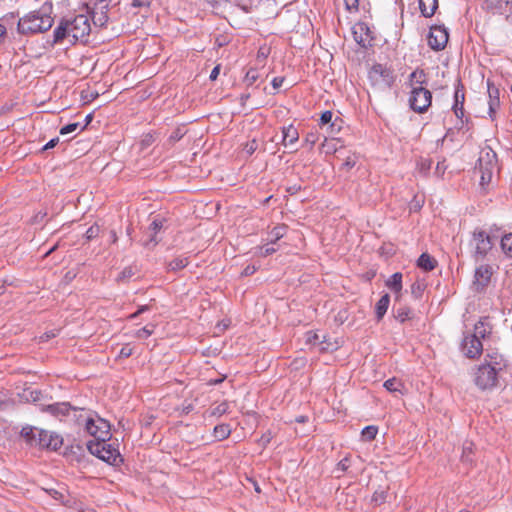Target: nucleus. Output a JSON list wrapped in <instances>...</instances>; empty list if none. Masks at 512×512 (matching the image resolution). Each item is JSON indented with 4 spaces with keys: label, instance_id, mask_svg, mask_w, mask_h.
Returning a JSON list of instances; mask_svg holds the SVG:
<instances>
[{
    "label": "nucleus",
    "instance_id": "49",
    "mask_svg": "<svg viewBox=\"0 0 512 512\" xmlns=\"http://www.w3.org/2000/svg\"><path fill=\"white\" fill-rule=\"evenodd\" d=\"M148 309H149L148 305L140 306L135 313H133V314H131L129 316V319H134V318L138 317L140 314H142L143 312L147 311Z\"/></svg>",
    "mask_w": 512,
    "mask_h": 512
},
{
    "label": "nucleus",
    "instance_id": "15",
    "mask_svg": "<svg viewBox=\"0 0 512 512\" xmlns=\"http://www.w3.org/2000/svg\"><path fill=\"white\" fill-rule=\"evenodd\" d=\"M493 168L494 165L490 161L484 163L482 159H479L476 170L480 173V185L482 188H486L491 183Z\"/></svg>",
    "mask_w": 512,
    "mask_h": 512
},
{
    "label": "nucleus",
    "instance_id": "19",
    "mask_svg": "<svg viewBox=\"0 0 512 512\" xmlns=\"http://www.w3.org/2000/svg\"><path fill=\"white\" fill-rule=\"evenodd\" d=\"M164 219L160 217H156L153 219L151 224L148 227V234L150 236L149 241L145 242L146 246H149L150 244L155 245L157 243L156 235L157 233L163 228Z\"/></svg>",
    "mask_w": 512,
    "mask_h": 512
},
{
    "label": "nucleus",
    "instance_id": "23",
    "mask_svg": "<svg viewBox=\"0 0 512 512\" xmlns=\"http://www.w3.org/2000/svg\"><path fill=\"white\" fill-rule=\"evenodd\" d=\"M39 431H41V429L32 426H25L22 428L20 434L28 444L37 447V438Z\"/></svg>",
    "mask_w": 512,
    "mask_h": 512
},
{
    "label": "nucleus",
    "instance_id": "8",
    "mask_svg": "<svg viewBox=\"0 0 512 512\" xmlns=\"http://www.w3.org/2000/svg\"><path fill=\"white\" fill-rule=\"evenodd\" d=\"M369 79L373 85L378 87H391L394 83L393 72L381 64H376L371 68L369 71Z\"/></svg>",
    "mask_w": 512,
    "mask_h": 512
},
{
    "label": "nucleus",
    "instance_id": "46",
    "mask_svg": "<svg viewBox=\"0 0 512 512\" xmlns=\"http://www.w3.org/2000/svg\"><path fill=\"white\" fill-rule=\"evenodd\" d=\"M155 141V135L153 133L144 134L141 140V145L143 147L150 146Z\"/></svg>",
    "mask_w": 512,
    "mask_h": 512
},
{
    "label": "nucleus",
    "instance_id": "35",
    "mask_svg": "<svg viewBox=\"0 0 512 512\" xmlns=\"http://www.w3.org/2000/svg\"><path fill=\"white\" fill-rule=\"evenodd\" d=\"M154 330H155V325H147V326L137 330L135 332L134 336L139 339H146L154 333Z\"/></svg>",
    "mask_w": 512,
    "mask_h": 512
},
{
    "label": "nucleus",
    "instance_id": "48",
    "mask_svg": "<svg viewBox=\"0 0 512 512\" xmlns=\"http://www.w3.org/2000/svg\"><path fill=\"white\" fill-rule=\"evenodd\" d=\"M306 339L309 343H316V341L319 339V336L315 332L309 331L306 333Z\"/></svg>",
    "mask_w": 512,
    "mask_h": 512
},
{
    "label": "nucleus",
    "instance_id": "17",
    "mask_svg": "<svg viewBox=\"0 0 512 512\" xmlns=\"http://www.w3.org/2000/svg\"><path fill=\"white\" fill-rule=\"evenodd\" d=\"M487 90H488V95H489V102H488L489 114L491 117H493L497 108L500 105V100H499L500 92H499V89L490 81L487 82Z\"/></svg>",
    "mask_w": 512,
    "mask_h": 512
},
{
    "label": "nucleus",
    "instance_id": "6",
    "mask_svg": "<svg viewBox=\"0 0 512 512\" xmlns=\"http://www.w3.org/2000/svg\"><path fill=\"white\" fill-rule=\"evenodd\" d=\"M109 440H99L98 442H88L87 448L89 452L99 459L115 464L120 457V453L117 448L112 444L108 443Z\"/></svg>",
    "mask_w": 512,
    "mask_h": 512
},
{
    "label": "nucleus",
    "instance_id": "41",
    "mask_svg": "<svg viewBox=\"0 0 512 512\" xmlns=\"http://www.w3.org/2000/svg\"><path fill=\"white\" fill-rule=\"evenodd\" d=\"M325 153H335L337 150L335 139H325L321 145Z\"/></svg>",
    "mask_w": 512,
    "mask_h": 512
},
{
    "label": "nucleus",
    "instance_id": "25",
    "mask_svg": "<svg viewBox=\"0 0 512 512\" xmlns=\"http://www.w3.org/2000/svg\"><path fill=\"white\" fill-rule=\"evenodd\" d=\"M390 298L388 294L383 295L376 304L375 313L377 320L380 321L389 307Z\"/></svg>",
    "mask_w": 512,
    "mask_h": 512
},
{
    "label": "nucleus",
    "instance_id": "11",
    "mask_svg": "<svg viewBox=\"0 0 512 512\" xmlns=\"http://www.w3.org/2000/svg\"><path fill=\"white\" fill-rule=\"evenodd\" d=\"M494 271L488 264H482L475 269L473 285L477 288H484L494 283Z\"/></svg>",
    "mask_w": 512,
    "mask_h": 512
},
{
    "label": "nucleus",
    "instance_id": "58",
    "mask_svg": "<svg viewBox=\"0 0 512 512\" xmlns=\"http://www.w3.org/2000/svg\"><path fill=\"white\" fill-rule=\"evenodd\" d=\"M260 440L263 442V444H265V445L268 444L271 440V434L268 433V434L263 435Z\"/></svg>",
    "mask_w": 512,
    "mask_h": 512
},
{
    "label": "nucleus",
    "instance_id": "14",
    "mask_svg": "<svg viewBox=\"0 0 512 512\" xmlns=\"http://www.w3.org/2000/svg\"><path fill=\"white\" fill-rule=\"evenodd\" d=\"M71 410V406L65 402L41 406L42 412H47L59 420H62L64 417L68 416Z\"/></svg>",
    "mask_w": 512,
    "mask_h": 512
},
{
    "label": "nucleus",
    "instance_id": "45",
    "mask_svg": "<svg viewBox=\"0 0 512 512\" xmlns=\"http://www.w3.org/2000/svg\"><path fill=\"white\" fill-rule=\"evenodd\" d=\"M133 354V348L129 345V344H126L124 345L120 352H119V355L118 357L119 358H128L130 357L131 355Z\"/></svg>",
    "mask_w": 512,
    "mask_h": 512
},
{
    "label": "nucleus",
    "instance_id": "21",
    "mask_svg": "<svg viewBox=\"0 0 512 512\" xmlns=\"http://www.w3.org/2000/svg\"><path fill=\"white\" fill-rule=\"evenodd\" d=\"M437 8L438 0H419V9L426 18L432 17Z\"/></svg>",
    "mask_w": 512,
    "mask_h": 512
},
{
    "label": "nucleus",
    "instance_id": "52",
    "mask_svg": "<svg viewBox=\"0 0 512 512\" xmlns=\"http://www.w3.org/2000/svg\"><path fill=\"white\" fill-rule=\"evenodd\" d=\"M283 81L284 79L281 78V77H275L273 80H272V85L274 88H279L282 86L283 84Z\"/></svg>",
    "mask_w": 512,
    "mask_h": 512
},
{
    "label": "nucleus",
    "instance_id": "37",
    "mask_svg": "<svg viewBox=\"0 0 512 512\" xmlns=\"http://www.w3.org/2000/svg\"><path fill=\"white\" fill-rule=\"evenodd\" d=\"M286 233V226H276L270 232L271 242L275 243L279 239H281Z\"/></svg>",
    "mask_w": 512,
    "mask_h": 512
},
{
    "label": "nucleus",
    "instance_id": "43",
    "mask_svg": "<svg viewBox=\"0 0 512 512\" xmlns=\"http://www.w3.org/2000/svg\"><path fill=\"white\" fill-rule=\"evenodd\" d=\"M79 127H80L79 123H70L68 125L63 126L60 129V134L61 135H67L69 133H72V132L76 131Z\"/></svg>",
    "mask_w": 512,
    "mask_h": 512
},
{
    "label": "nucleus",
    "instance_id": "3",
    "mask_svg": "<svg viewBox=\"0 0 512 512\" xmlns=\"http://www.w3.org/2000/svg\"><path fill=\"white\" fill-rule=\"evenodd\" d=\"M77 423L84 432L93 437L90 442L110 440L111 438L110 423L96 413H80Z\"/></svg>",
    "mask_w": 512,
    "mask_h": 512
},
{
    "label": "nucleus",
    "instance_id": "38",
    "mask_svg": "<svg viewBox=\"0 0 512 512\" xmlns=\"http://www.w3.org/2000/svg\"><path fill=\"white\" fill-rule=\"evenodd\" d=\"M258 149V142L255 139L248 141L242 147V152L246 156H251Z\"/></svg>",
    "mask_w": 512,
    "mask_h": 512
},
{
    "label": "nucleus",
    "instance_id": "26",
    "mask_svg": "<svg viewBox=\"0 0 512 512\" xmlns=\"http://www.w3.org/2000/svg\"><path fill=\"white\" fill-rule=\"evenodd\" d=\"M231 431L232 430L229 424L222 423L214 427L213 435L218 441H222L230 436Z\"/></svg>",
    "mask_w": 512,
    "mask_h": 512
},
{
    "label": "nucleus",
    "instance_id": "20",
    "mask_svg": "<svg viewBox=\"0 0 512 512\" xmlns=\"http://www.w3.org/2000/svg\"><path fill=\"white\" fill-rule=\"evenodd\" d=\"M437 263V260L428 253H422L417 260V266L424 271L433 270Z\"/></svg>",
    "mask_w": 512,
    "mask_h": 512
},
{
    "label": "nucleus",
    "instance_id": "9",
    "mask_svg": "<svg viewBox=\"0 0 512 512\" xmlns=\"http://www.w3.org/2000/svg\"><path fill=\"white\" fill-rule=\"evenodd\" d=\"M449 34L445 27L435 25L430 28L428 45L435 51L443 50L448 42Z\"/></svg>",
    "mask_w": 512,
    "mask_h": 512
},
{
    "label": "nucleus",
    "instance_id": "50",
    "mask_svg": "<svg viewBox=\"0 0 512 512\" xmlns=\"http://www.w3.org/2000/svg\"><path fill=\"white\" fill-rule=\"evenodd\" d=\"M256 271V267L254 265H248L243 272L241 273V276H249L252 275Z\"/></svg>",
    "mask_w": 512,
    "mask_h": 512
},
{
    "label": "nucleus",
    "instance_id": "56",
    "mask_svg": "<svg viewBox=\"0 0 512 512\" xmlns=\"http://www.w3.org/2000/svg\"><path fill=\"white\" fill-rule=\"evenodd\" d=\"M276 251L275 248L273 247H266L263 251H262V255L263 256H267V255H270L272 253H274Z\"/></svg>",
    "mask_w": 512,
    "mask_h": 512
},
{
    "label": "nucleus",
    "instance_id": "40",
    "mask_svg": "<svg viewBox=\"0 0 512 512\" xmlns=\"http://www.w3.org/2000/svg\"><path fill=\"white\" fill-rule=\"evenodd\" d=\"M260 77L257 69L250 68L245 75V82L249 85L254 84Z\"/></svg>",
    "mask_w": 512,
    "mask_h": 512
},
{
    "label": "nucleus",
    "instance_id": "62",
    "mask_svg": "<svg viewBox=\"0 0 512 512\" xmlns=\"http://www.w3.org/2000/svg\"><path fill=\"white\" fill-rule=\"evenodd\" d=\"M35 219H36V220H37V219H41V213L37 214V215L35 216Z\"/></svg>",
    "mask_w": 512,
    "mask_h": 512
},
{
    "label": "nucleus",
    "instance_id": "2",
    "mask_svg": "<svg viewBox=\"0 0 512 512\" xmlns=\"http://www.w3.org/2000/svg\"><path fill=\"white\" fill-rule=\"evenodd\" d=\"M91 26L87 15H77L62 21L54 31L55 41L68 38L70 42L83 41L89 36Z\"/></svg>",
    "mask_w": 512,
    "mask_h": 512
},
{
    "label": "nucleus",
    "instance_id": "42",
    "mask_svg": "<svg viewBox=\"0 0 512 512\" xmlns=\"http://www.w3.org/2000/svg\"><path fill=\"white\" fill-rule=\"evenodd\" d=\"M319 140V135L317 131H310L306 134L304 138V143L309 145L312 148L316 142Z\"/></svg>",
    "mask_w": 512,
    "mask_h": 512
},
{
    "label": "nucleus",
    "instance_id": "34",
    "mask_svg": "<svg viewBox=\"0 0 512 512\" xmlns=\"http://www.w3.org/2000/svg\"><path fill=\"white\" fill-rule=\"evenodd\" d=\"M386 285L388 288H401L402 286V274L397 272L391 275L387 281Z\"/></svg>",
    "mask_w": 512,
    "mask_h": 512
},
{
    "label": "nucleus",
    "instance_id": "22",
    "mask_svg": "<svg viewBox=\"0 0 512 512\" xmlns=\"http://www.w3.org/2000/svg\"><path fill=\"white\" fill-rule=\"evenodd\" d=\"M383 386L386 388L387 391L391 393L398 392L399 394L403 395L406 392L405 384L402 382V380L396 377L386 380Z\"/></svg>",
    "mask_w": 512,
    "mask_h": 512
},
{
    "label": "nucleus",
    "instance_id": "18",
    "mask_svg": "<svg viewBox=\"0 0 512 512\" xmlns=\"http://www.w3.org/2000/svg\"><path fill=\"white\" fill-rule=\"evenodd\" d=\"M282 135V144L285 147L294 145L299 140V132L293 125L283 127Z\"/></svg>",
    "mask_w": 512,
    "mask_h": 512
},
{
    "label": "nucleus",
    "instance_id": "59",
    "mask_svg": "<svg viewBox=\"0 0 512 512\" xmlns=\"http://www.w3.org/2000/svg\"><path fill=\"white\" fill-rule=\"evenodd\" d=\"M180 138H181V135L178 132L175 133V135H171L170 136V140L173 141V142L179 140Z\"/></svg>",
    "mask_w": 512,
    "mask_h": 512
},
{
    "label": "nucleus",
    "instance_id": "12",
    "mask_svg": "<svg viewBox=\"0 0 512 512\" xmlns=\"http://www.w3.org/2000/svg\"><path fill=\"white\" fill-rule=\"evenodd\" d=\"M354 40L361 46H370L373 41V32L365 22H357L352 27Z\"/></svg>",
    "mask_w": 512,
    "mask_h": 512
},
{
    "label": "nucleus",
    "instance_id": "24",
    "mask_svg": "<svg viewBox=\"0 0 512 512\" xmlns=\"http://www.w3.org/2000/svg\"><path fill=\"white\" fill-rule=\"evenodd\" d=\"M426 81V73L422 69H416L409 76V85L411 89L415 86H424Z\"/></svg>",
    "mask_w": 512,
    "mask_h": 512
},
{
    "label": "nucleus",
    "instance_id": "4",
    "mask_svg": "<svg viewBox=\"0 0 512 512\" xmlns=\"http://www.w3.org/2000/svg\"><path fill=\"white\" fill-rule=\"evenodd\" d=\"M471 253L475 260L484 259L493 248L491 236L484 230H475L470 241Z\"/></svg>",
    "mask_w": 512,
    "mask_h": 512
},
{
    "label": "nucleus",
    "instance_id": "63",
    "mask_svg": "<svg viewBox=\"0 0 512 512\" xmlns=\"http://www.w3.org/2000/svg\"><path fill=\"white\" fill-rule=\"evenodd\" d=\"M54 250H55V247L51 248V249L46 253V255L50 254V253H51L52 251H54Z\"/></svg>",
    "mask_w": 512,
    "mask_h": 512
},
{
    "label": "nucleus",
    "instance_id": "1",
    "mask_svg": "<svg viewBox=\"0 0 512 512\" xmlns=\"http://www.w3.org/2000/svg\"><path fill=\"white\" fill-rule=\"evenodd\" d=\"M52 4L45 2L39 10L32 11L18 22V31L23 34L41 33L53 25Z\"/></svg>",
    "mask_w": 512,
    "mask_h": 512
},
{
    "label": "nucleus",
    "instance_id": "16",
    "mask_svg": "<svg viewBox=\"0 0 512 512\" xmlns=\"http://www.w3.org/2000/svg\"><path fill=\"white\" fill-rule=\"evenodd\" d=\"M465 92L462 84L458 83L454 93L453 111L457 118L462 119L464 116Z\"/></svg>",
    "mask_w": 512,
    "mask_h": 512
},
{
    "label": "nucleus",
    "instance_id": "51",
    "mask_svg": "<svg viewBox=\"0 0 512 512\" xmlns=\"http://www.w3.org/2000/svg\"><path fill=\"white\" fill-rule=\"evenodd\" d=\"M219 73H220V66H219V65H217V66H215V67L213 68V70L211 71L209 78H210L211 80H216V79H217V77H218V75H219Z\"/></svg>",
    "mask_w": 512,
    "mask_h": 512
},
{
    "label": "nucleus",
    "instance_id": "39",
    "mask_svg": "<svg viewBox=\"0 0 512 512\" xmlns=\"http://www.w3.org/2000/svg\"><path fill=\"white\" fill-rule=\"evenodd\" d=\"M101 228L98 224H94L91 227H89L85 233V238L87 241H91L95 238H97L100 234Z\"/></svg>",
    "mask_w": 512,
    "mask_h": 512
},
{
    "label": "nucleus",
    "instance_id": "5",
    "mask_svg": "<svg viewBox=\"0 0 512 512\" xmlns=\"http://www.w3.org/2000/svg\"><path fill=\"white\" fill-rule=\"evenodd\" d=\"M410 108L419 114L426 112L432 104V93L424 86H415L410 91Z\"/></svg>",
    "mask_w": 512,
    "mask_h": 512
},
{
    "label": "nucleus",
    "instance_id": "36",
    "mask_svg": "<svg viewBox=\"0 0 512 512\" xmlns=\"http://www.w3.org/2000/svg\"><path fill=\"white\" fill-rule=\"evenodd\" d=\"M187 264H188L187 258L178 257V258H175L174 260H172L168 264V268L172 271H177V270H180V269H183L184 267H186Z\"/></svg>",
    "mask_w": 512,
    "mask_h": 512
},
{
    "label": "nucleus",
    "instance_id": "44",
    "mask_svg": "<svg viewBox=\"0 0 512 512\" xmlns=\"http://www.w3.org/2000/svg\"><path fill=\"white\" fill-rule=\"evenodd\" d=\"M344 4L349 12H357L359 9V0H344Z\"/></svg>",
    "mask_w": 512,
    "mask_h": 512
},
{
    "label": "nucleus",
    "instance_id": "55",
    "mask_svg": "<svg viewBox=\"0 0 512 512\" xmlns=\"http://www.w3.org/2000/svg\"><path fill=\"white\" fill-rule=\"evenodd\" d=\"M106 21H107L106 15H101L98 19L94 18V23L99 24L100 26L104 25Z\"/></svg>",
    "mask_w": 512,
    "mask_h": 512
},
{
    "label": "nucleus",
    "instance_id": "32",
    "mask_svg": "<svg viewBox=\"0 0 512 512\" xmlns=\"http://www.w3.org/2000/svg\"><path fill=\"white\" fill-rule=\"evenodd\" d=\"M41 393L38 390H33L30 388L24 389L22 394H20V398L25 401H37L40 399Z\"/></svg>",
    "mask_w": 512,
    "mask_h": 512
},
{
    "label": "nucleus",
    "instance_id": "31",
    "mask_svg": "<svg viewBox=\"0 0 512 512\" xmlns=\"http://www.w3.org/2000/svg\"><path fill=\"white\" fill-rule=\"evenodd\" d=\"M378 434V427L375 425H369L363 428L361 436L364 441H372Z\"/></svg>",
    "mask_w": 512,
    "mask_h": 512
},
{
    "label": "nucleus",
    "instance_id": "7",
    "mask_svg": "<svg viewBox=\"0 0 512 512\" xmlns=\"http://www.w3.org/2000/svg\"><path fill=\"white\" fill-rule=\"evenodd\" d=\"M497 383V373L491 364H482L475 373V384L480 389H490Z\"/></svg>",
    "mask_w": 512,
    "mask_h": 512
},
{
    "label": "nucleus",
    "instance_id": "64",
    "mask_svg": "<svg viewBox=\"0 0 512 512\" xmlns=\"http://www.w3.org/2000/svg\"><path fill=\"white\" fill-rule=\"evenodd\" d=\"M459 512H471V511H469V510H467V509H462V510H460Z\"/></svg>",
    "mask_w": 512,
    "mask_h": 512
},
{
    "label": "nucleus",
    "instance_id": "29",
    "mask_svg": "<svg viewBox=\"0 0 512 512\" xmlns=\"http://www.w3.org/2000/svg\"><path fill=\"white\" fill-rule=\"evenodd\" d=\"M488 357L490 358V361L486 364H491L496 373H498V371L502 370L506 366L505 360L501 355L495 353L492 355L489 354Z\"/></svg>",
    "mask_w": 512,
    "mask_h": 512
},
{
    "label": "nucleus",
    "instance_id": "27",
    "mask_svg": "<svg viewBox=\"0 0 512 512\" xmlns=\"http://www.w3.org/2000/svg\"><path fill=\"white\" fill-rule=\"evenodd\" d=\"M228 409L229 404L226 401H224L215 406L214 408L206 411L205 415H207L208 417H220L226 414L228 412Z\"/></svg>",
    "mask_w": 512,
    "mask_h": 512
},
{
    "label": "nucleus",
    "instance_id": "57",
    "mask_svg": "<svg viewBox=\"0 0 512 512\" xmlns=\"http://www.w3.org/2000/svg\"><path fill=\"white\" fill-rule=\"evenodd\" d=\"M6 35V27L0 23V43L3 41Z\"/></svg>",
    "mask_w": 512,
    "mask_h": 512
},
{
    "label": "nucleus",
    "instance_id": "13",
    "mask_svg": "<svg viewBox=\"0 0 512 512\" xmlns=\"http://www.w3.org/2000/svg\"><path fill=\"white\" fill-rule=\"evenodd\" d=\"M462 350L466 357L475 359L482 354L483 345L478 336L469 335L463 339Z\"/></svg>",
    "mask_w": 512,
    "mask_h": 512
},
{
    "label": "nucleus",
    "instance_id": "53",
    "mask_svg": "<svg viewBox=\"0 0 512 512\" xmlns=\"http://www.w3.org/2000/svg\"><path fill=\"white\" fill-rule=\"evenodd\" d=\"M431 162L430 161H422L420 164V169L423 172H427L430 169Z\"/></svg>",
    "mask_w": 512,
    "mask_h": 512
},
{
    "label": "nucleus",
    "instance_id": "30",
    "mask_svg": "<svg viewBox=\"0 0 512 512\" xmlns=\"http://www.w3.org/2000/svg\"><path fill=\"white\" fill-rule=\"evenodd\" d=\"M501 249L507 257L512 258V233L506 234L502 237Z\"/></svg>",
    "mask_w": 512,
    "mask_h": 512
},
{
    "label": "nucleus",
    "instance_id": "60",
    "mask_svg": "<svg viewBox=\"0 0 512 512\" xmlns=\"http://www.w3.org/2000/svg\"><path fill=\"white\" fill-rule=\"evenodd\" d=\"M110 234H111L112 242H113V243L117 242L118 237H117L116 232H115L114 230H112V231L110 232Z\"/></svg>",
    "mask_w": 512,
    "mask_h": 512
},
{
    "label": "nucleus",
    "instance_id": "54",
    "mask_svg": "<svg viewBox=\"0 0 512 512\" xmlns=\"http://www.w3.org/2000/svg\"><path fill=\"white\" fill-rule=\"evenodd\" d=\"M59 139L58 138H54V139H51L45 146H44V150H47V149H50V148H53L56 146V144L58 143Z\"/></svg>",
    "mask_w": 512,
    "mask_h": 512
},
{
    "label": "nucleus",
    "instance_id": "28",
    "mask_svg": "<svg viewBox=\"0 0 512 512\" xmlns=\"http://www.w3.org/2000/svg\"><path fill=\"white\" fill-rule=\"evenodd\" d=\"M491 333V327L485 322V319L480 320L475 324V334L478 338H485Z\"/></svg>",
    "mask_w": 512,
    "mask_h": 512
},
{
    "label": "nucleus",
    "instance_id": "47",
    "mask_svg": "<svg viewBox=\"0 0 512 512\" xmlns=\"http://www.w3.org/2000/svg\"><path fill=\"white\" fill-rule=\"evenodd\" d=\"M332 112L331 111H325L322 113L321 117H320V124L321 125H325V124H328L331 119H332Z\"/></svg>",
    "mask_w": 512,
    "mask_h": 512
},
{
    "label": "nucleus",
    "instance_id": "33",
    "mask_svg": "<svg viewBox=\"0 0 512 512\" xmlns=\"http://www.w3.org/2000/svg\"><path fill=\"white\" fill-rule=\"evenodd\" d=\"M474 454V445L471 442H466L463 445L461 459L464 462H472V455Z\"/></svg>",
    "mask_w": 512,
    "mask_h": 512
},
{
    "label": "nucleus",
    "instance_id": "10",
    "mask_svg": "<svg viewBox=\"0 0 512 512\" xmlns=\"http://www.w3.org/2000/svg\"><path fill=\"white\" fill-rule=\"evenodd\" d=\"M63 445V438L55 433L41 429L38 432L37 447L56 451Z\"/></svg>",
    "mask_w": 512,
    "mask_h": 512
},
{
    "label": "nucleus",
    "instance_id": "61",
    "mask_svg": "<svg viewBox=\"0 0 512 512\" xmlns=\"http://www.w3.org/2000/svg\"><path fill=\"white\" fill-rule=\"evenodd\" d=\"M92 118H93L92 114H89V115L86 116V119H85L86 120V124H85V126H87L92 121Z\"/></svg>",
    "mask_w": 512,
    "mask_h": 512
}]
</instances>
